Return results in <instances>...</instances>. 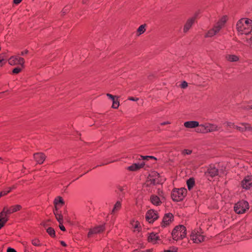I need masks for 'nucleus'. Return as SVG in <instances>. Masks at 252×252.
I'll return each mask as SVG.
<instances>
[{
	"mask_svg": "<svg viewBox=\"0 0 252 252\" xmlns=\"http://www.w3.org/2000/svg\"><path fill=\"white\" fill-rule=\"evenodd\" d=\"M192 153V151L188 149H185L182 151V154L184 156L190 155Z\"/></svg>",
	"mask_w": 252,
	"mask_h": 252,
	"instance_id": "obj_34",
	"label": "nucleus"
},
{
	"mask_svg": "<svg viewBox=\"0 0 252 252\" xmlns=\"http://www.w3.org/2000/svg\"><path fill=\"white\" fill-rule=\"evenodd\" d=\"M226 58L230 62H236L239 60V58L234 55H228L226 56Z\"/></svg>",
	"mask_w": 252,
	"mask_h": 252,
	"instance_id": "obj_27",
	"label": "nucleus"
},
{
	"mask_svg": "<svg viewBox=\"0 0 252 252\" xmlns=\"http://www.w3.org/2000/svg\"><path fill=\"white\" fill-rule=\"evenodd\" d=\"M107 96L110 99H111L112 100L114 99L115 98V96L110 94H107Z\"/></svg>",
	"mask_w": 252,
	"mask_h": 252,
	"instance_id": "obj_42",
	"label": "nucleus"
},
{
	"mask_svg": "<svg viewBox=\"0 0 252 252\" xmlns=\"http://www.w3.org/2000/svg\"><path fill=\"white\" fill-rule=\"evenodd\" d=\"M177 251V248L175 247H173L170 248V250H165L163 252H176Z\"/></svg>",
	"mask_w": 252,
	"mask_h": 252,
	"instance_id": "obj_37",
	"label": "nucleus"
},
{
	"mask_svg": "<svg viewBox=\"0 0 252 252\" xmlns=\"http://www.w3.org/2000/svg\"><path fill=\"white\" fill-rule=\"evenodd\" d=\"M184 126L187 128H194L199 126V123L197 121H188L184 123Z\"/></svg>",
	"mask_w": 252,
	"mask_h": 252,
	"instance_id": "obj_19",
	"label": "nucleus"
},
{
	"mask_svg": "<svg viewBox=\"0 0 252 252\" xmlns=\"http://www.w3.org/2000/svg\"><path fill=\"white\" fill-rule=\"evenodd\" d=\"M121 207V202L118 201L114 205V207L112 211V213H114L115 212L118 211Z\"/></svg>",
	"mask_w": 252,
	"mask_h": 252,
	"instance_id": "obj_28",
	"label": "nucleus"
},
{
	"mask_svg": "<svg viewBox=\"0 0 252 252\" xmlns=\"http://www.w3.org/2000/svg\"><path fill=\"white\" fill-rule=\"evenodd\" d=\"M249 208L248 202L241 200L237 202L234 207V210L237 214L245 213Z\"/></svg>",
	"mask_w": 252,
	"mask_h": 252,
	"instance_id": "obj_5",
	"label": "nucleus"
},
{
	"mask_svg": "<svg viewBox=\"0 0 252 252\" xmlns=\"http://www.w3.org/2000/svg\"><path fill=\"white\" fill-rule=\"evenodd\" d=\"M248 42L250 44H252V37L248 40Z\"/></svg>",
	"mask_w": 252,
	"mask_h": 252,
	"instance_id": "obj_50",
	"label": "nucleus"
},
{
	"mask_svg": "<svg viewBox=\"0 0 252 252\" xmlns=\"http://www.w3.org/2000/svg\"><path fill=\"white\" fill-rule=\"evenodd\" d=\"M21 208L22 206L20 205L12 206H11L9 208H7V213H8V214H9V215L10 214L19 211Z\"/></svg>",
	"mask_w": 252,
	"mask_h": 252,
	"instance_id": "obj_20",
	"label": "nucleus"
},
{
	"mask_svg": "<svg viewBox=\"0 0 252 252\" xmlns=\"http://www.w3.org/2000/svg\"><path fill=\"white\" fill-rule=\"evenodd\" d=\"M7 252H17L14 249L8 248L7 250Z\"/></svg>",
	"mask_w": 252,
	"mask_h": 252,
	"instance_id": "obj_41",
	"label": "nucleus"
},
{
	"mask_svg": "<svg viewBox=\"0 0 252 252\" xmlns=\"http://www.w3.org/2000/svg\"><path fill=\"white\" fill-rule=\"evenodd\" d=\"M22 1V0H13V2L15 4H18Z\"/></svg>",
	"mask_w": 252,
	"mask_h": 252,
	"instance_id": "obj_46",
	"label": "nucleus"
},
{
	"mask_svg": "<svg viewBox=\"0 0 252 252\" xmlns=\"http://www.w3.org/2000/svg\"><path fill=\"white\" fill-rule=\"evenodd\" d=\"M140 252H152L151 250H147L146 251H140Z\"/></svg>",
	"mask_w": 252,
	"mask_h": 252,
	"instance_id": "obj_51",
	"label": "nucleus"
},
{
	"mask_svg": "<svg viewBox=\"0 0 252 252\" xmlns=\"http://www.w3.org/2000/svg\"><path fill=\"white\" fill-rule=\"evenodd\" d=\"M207 173L212 177L219 175V169L214 166H210L208 169Z\"/></svg>",
	"mask_w": 252,
	"mask_h": 252,
	"instance_id": "obj_17",
	"label": "nucleus"
},
{
	"mask_svg": "<svg viewBox=\"0 0 252 252\" xmlns=\"http://www.w3.org/2000/svg\"><path fill=\"white\" fill-rule=\"evenodd\" d=\"M34 160L38 164H42L46 158L45 155L42 153H37L33 155Z\"/></svg>",
	"mask_w": 252,
	"mask_h": 252,
	"instance_id": "obj_12",
	"label": "nucleus"
},
{
	"mask_svg": "<svg viewBox=\"0 0 252 252\" xmlns=\"http://www.w3.org/2000/svg\"><path fill=\"white\" fill-rule=\"evenodd\" d=\"M28 52H29L28 50H25V51H23V52H21V55L24 56V55H25V54H28Z\"/></svg>",
	"mask_w": 252,
	"mask_h": 252,
	"instance_id": "obj_45",
	"label": "nucleus"
},
{
	"mask_svg": "<svg viewBox=\"0 0 252 252\" xmlns=\"http://www.w3.org/2000/svg\"><path fill=\"white\" fill-rule=\"evenodd\" d=\"M199 127L196 129V131L199 133H207V127H206V123L203 124L201 125H199Z\"/></svg>",
	"mask_w": 252,
	"mask_h": 252,
	"instance_id": "obj_23",
	"label": "nucleus"
},
{
	"mask_svg": "<svg viewBox=\"0 0 252 252\" xmlns=\"http://www.w3.org/2000/svg\"><path fill=\"white\" fill-rule=\"evenodd\" d=\"M252 185V177L248 176L242 182V186L246 189H249Z\"/></svg>",
	"mask_w": 252,
	"mask_h": 252,
	"instance_id": "obj_13",
	"label": "nucleus"
},
{
	"mask_svg": "<svg viewBox=\"0 0 252 252\" xmlns=\"http://www.w3.org/2000/svg\"><path fill=\"white\" fill-rule=\"evenodd\" d=\"M120 190H121V191H122L123 190V189H123V188L121 187V188H120Z\"/></svg>",
	"mask_w": 252,
	"mask_h": 252,
	"instance_id": "obj_56",
	"label": "nucleus"
},
{
	"mask_svg": "<svg viewBox=\"0 0 252 252\" xmlns=\"http://www.w3.org/2000/svg\"><path fill=\"white\" fill-rule=\"evenodd\" d=\"M61 244L63 247H66V245L64 241H61Z\"/></svg>",
	"mask_w": 252,
	"mask_h": 252,
	"instance_id": "obj_49",
	"label": "nucleus"
},
{
	"mask_svg": "<svg viewBox=\"0 0 252 252\" xmlns=\"http://www.w3.org/2000/svg\"><path fill=\"white\" fill-rule=\"evenodd\" d=\"M67 9H63V13H65V12L67 11Z\"/></svg>",
	"mask_w": 252,
	"mask_h": 252,
	"instance_id": "obj_54",
	"label": "nucleus"
},
{
	"mask_svg": "<svg viewBox=\"0 0 252 252\" xmlns=\"http://www.w3.org/2000/svg\"><path fill=\"white\" fill-rule=\"evenodd\" d=\"M104 229V225L97 226L93 229H90L88 234V237H91L93 234L101 233V232H103Z\"/></svg>",
	"mask_w": 252,
	"mask_h": 252,
	"instance_id": "obj_10",
	"label": "nucleus"
},
{
	"mask_svg": "<svg viewBox=\"0 0 252 252\" xmlns=\"http://www.w3.org/2000/svg\"><path fill=\"white\" fill-rule=\"evenodd\" d=\"M173 239L175 240L183 239L186 235V229L184 225L176 226L172 232Z\"/></svg>",
	"mask_w": 252,
	"mask_h": 252,
	"instance_id": "obj_2",
	"label": "nucleus"
},
{
	"mask_svg": "<svg viewBox=\"0 0 252 252\" xmlns=\"http://www.w3.org/2000/svg\"><path fill=\"white\" fill-rule=\"evenodd\" d=\"M7 207H4L2 211L0 214V229L4 226V224L8 220L7 216L9 215L7 213Z\"/></svg>",
	"mask_w": 252,
	"mask_h": 252,
	"instance_id": "obj_8",
	"label": "nucleus"
},
{
	"mask_svg": "<svg viewBox=\"0 0 252 252\" xmlns=\"http://www.w3.org/2000/svg\"><path fill=\"white\" fill-rule=\"evenodd\" d=\"M59 227H60V228L62 231H65V228L64 226L62 224H60Z\"/></svg>",
	"mask_w": 252,
	"mask_h": 252,
	"instance_id": "obj_43",
	"label": "nucleus"
},
{
	"mask_svg": "<svg viewBox=\"0 0 252 252\" xmlns=\"http://www.w3.org/2000/svg\"><path fill=\"white\" fill-rule=\"evenodd\" d=\"M236 28L240 33L249 34L252 30V20L242 18L238 21Z\"/></svg>",
	"mask_w": 252,
	"mask_h": 252,
	"instance_id": "obj_1",
	"label": "nucleus"
},
{
	"mask_svg": "<svg viewBox=\"0 0 252 252\" xmlns=\"http://www.w3.org/2000/svg\"><path fill=\"white\" fill-rule=\"evenodd\" d=\"M2 160V159L1 158H0V163L1 162V161Z\"/></svg>",
	"mask_w": 252,
	"mask_h": 252,
	"instance_id": "obj_58",
	"label": "nucleus"
},
{
	"mask_svg": "<svg viewBox=\"0 0 252 252\" xmlns=\"http://www.w3.org/2000/svg\"><path fill=\"white\" fill-rule=\"evenodd\" d=\"M15 187L13 186V187L12 188H9V190H7V191H3V195H5L6 194H7L8 193L10 192L11 190L13 189H14Z\"/></svg>",
	"mask_w": 252,
	"mask_h": 252,
	"instance_id": "obj_40",
	"label": "nucleus"
},
{
	"mask_svg": "<svg viewBox=\"0 0 252 252\" xmlns=\"http://www.w3.org/2000/svg\"><path fill=\"white\" fill-rule=\"evenodd\" d=\"M187 193V189L185 188L180 189H175L171 194L172 198L174 201H180L182 200Z\"/></svg>",
	"mask_w": 252,
	"mask_h": 252,
	"instance_id": "obj_4",
	"label": "nucleus"
},
{
	"mask_svg": "<svg viewBox=\"0 0 252 252\" xmlns=\"http://www.w3.org/2000/svg\"><path fill=\"white\" fill-rule=\"evenodd\" d=\"M241 125L242 126H236V129L241 132H244V131H252V127L249 124L242 123Z\"/></svg>",
	"mask_w": 252,
	"mask_h": 252,
	"instance_id": "obj_16",
	"label": "nucleus"
},
{
	"mask_svg": "<svg viewBox=\"0 0 252 252\" xmlns=\"http://www.w3.org/2000/svg\"><path fill=\"white\" fill-rule=\"evenodd\" d=\"M67 9H63V13H65V12L67 11Z\"/></svg>",
	"mask_w": 252,
	"mask_h": 252,
	"instance_id": "obj_55",
	"label": "nucleus"
},
{
	"mask_svg": "<svg viewBox=\"0 0 252 252\" xmlns=\"http://www.w3.org/2000/svg\"><path fill=\"white\" fill-rule=\"evenodd\" d=\"M129 100H132V101H137L138 100V98H134L132 97H129L128 98Z\"/></svg>",
	"mask_w": 252,
	"mask_h": 252,
	"instance_id": "obj_44",
	"label": "nucleus"
},
{
	"mask_svg": "<svg viewBox=\"0 0 252 252\" xmlns=\"http://www.w3.org/2000/svg\"><path fill=\"white\" fill-rule=\"evenodd\" d=\"M47 232L52 237H55V231L52 227H49L47 229Z\"/></svg>",
	"mask_w": 252,
	"mask_h": 252,
	"instance_id": "obj_29",
	"label": "nucleus"
},
{
	"mask_svg": "<svg viewBox=\"0 0 252 252\" xmlns=\"http://www.w3.org/2000/svg\"><path fill=\"white\" fill-rule=\"evenodd\" d=\"M21 71V69L19 67H16L13 69L12 72L15 74L19 73Z\"/></svg>",
	"mask_w": 252,
	"mask_h": 252,
	"instance_id": "obj_38",
	"label": "nucleus"
},
{
	"mask_svg": "<svg viewBox=\"0 0 252 252\" xmlns=\"http://www.w3.org/2000/svg\"><path fill=\"white\" fill-rule=\"evenodd\" d=\"M54 214L55 215L56 218L59 222L60 224H62L63 222V216L61 214L58 213V210H55L54 211Z\"/></svg>",
	"mask_w": 252,
	"mask_h": 252,
	"instance_id": "obj_24",
	"label": "nucleus"
},
{
	"mask_svg": "<svg viewBox=\"0 0 252 252\" xmlns=\"http://www.w3.org/2000/svg\"><path fill=\"white\" fill-rule=\"evenodd\" d=\"M150 200L151 202L155 205L158 206L161 203L159 198L157 195H152Z\"/></svg>",
	"mask_w": 252,
	"mask_h": 252,
	"instance_id": "obj_21",
	"label": "nucleus"
},
{
	"mask_svg": "<svg viewBox=\"0 0 252 252\" xmlns=\"http://www.w3.org/2000/svg\"><path fill=\"white\" fill-rule=\"evenodd\" d=\"M132 252H140V251H138L137 250H135Z\"/></svg>",
	"mask_w": 252,
	"mask_h": 252,
	"instance_id": "obj_53",
	"label": "nucleus"
},
{
	"mask_svg": "<svg viewBox=\"0 0 252 252\" xmlns=\"http://www.w3.org/2000/svg\"><path fill=\"white\" fill-rule=\"evenodd\" d=\"M145 25H141L137 29V32L139 33V35L141 34L142 33H144L145 31Z\"/></svg>",
	"mask_w": 252,
	"mask_h": 252,
	"instance_id": "obj_30",
	"label": "nucleus"
},
{
	"mask_svg": "<svg viewBox=\"0 0 252 252\" xmlns=\"http://www.w3.org/2000/svg\"><path fill=\"white\" fill-rule=\"evenodd\" d=\"M195 181L193 178H190L187 181V184L189 190H190L194 185Z\"/></svg>",
	"mask_w": 252,
	"mask_h": 252,
	"instance_id": "obj_26",
	"label": "nucleus"
},
{
	"mask_svg": "<svg viewBox=\"0 0 252 252\" xmlns=\"http://www.w3.org/2000/svg\"><path fill=\"white\" fill-rule=\"evenodd\" d=\"M188 83L186 81H183L181 85V87L183 89H185L188 87Z\"/></svg>",
	"mask_w": 252,
	"mask_h": 252,
	"instance_id": "obj_39",
	"label": "nucleus"
},
{
	"mask_svg": "<svg viewBox=\"0 0 252 252\" xmlns=\"http://www.w3.org/2000/svg\"><path fill=\"white\" fill-rule=\"evenodd\" d=\"M173 217V216L172 214L169 213L165 214L161 222L162 227H165L166 225L169 224L171 221Z\"/></svg>",
	"mask_w": 252,
	"mask_h": 252,
	"instance_id": "obj_14",
	"label": "nucleus"
},
{
	"mask_svg": "<svg viewBox=\"0 0 252 252\" xmlns=\"http://www.w3.org/2000/svg\"><path fill=\"white\" fill-rule=\"evenodd\" d=\"M3 191H1L0 192V197H1L2 196H3Z\"/></svg>",
	"mask_w": 252,
	"mask_h": 252,
	"instance_id": "obj_52",
	"label": "nucleus"
},
{
	"mask_svg": "<svg viewBox=\"0 0 252 252\" xmlns=\"http://www.w3.org/2000/svg\"><path fill=\"white\" fill-rule=\"evenodd\" d=\"M197 14H196L194 17L189 19L184 27V32H187L191 27L192 25L195 22V20L197 17Z\"/></svg>",
	"mask_w": 252,
	"mask_h": 252,
	"instance_id": "obj_11",
	"label": "nucleus"
},
{
	"mask_svg": "<svg viewBox=\"0 0 252 252\" xmlns=\"http://www.w3.org/2000/svg\"><path fill=\"white\" fill-rule=\"evenodd\" d=\"M5 54L0 55V66H2L5 63Z\"/></svg>",
	"mask_w": 252,
	"mask_h": 252,
	"instance_id": "obj_31",
	"label": "nucleus"
},
{
	"mask_svg": "<svg viewBox=\"0 0 252 252\" xmlns=\"http://www.w3.org/2000/svg\"><path fill=\"white\" fill-rule=\"evenodd\" d=\"M223 125H226L228 127H233L236 128V126L234 123L231 122H226L223 123Z\"/></svg>",
	"mask_w": 252,
	"mask_h": 252,
	"instance_id": "obj_33",
	"label": "nucleus"
},
{
	"mask_svg": "<svg viewBox=\"0 0 252 252\" xmlns=\"http://www.w3.org/2000/svg\"><path fill=\"white\" fill-rule=\"evenodd\" d=\"M249 109H252V105H251V106H250L249 107Z\"/></svg>",
	"mask_w": 252,
	"mask_h": 252,
	"instance_id": "obj_57",
	"label": "nucleus"
},
{
	"mask_svg": "<svg viewBox=\"0 0 252 252\" xmlns=\"http://www.w3.org/2000/svg\"><path fill=\"white\" fill-rule=\"evenodd\" d=\"M206 127L207 133L219 131L220 130L222 131V129L220 127H218L217 125L210 123H206Z\"/></svg>",
	"mask_w": 252,
	"mask_h": 252,
	"instance_id": "obj_15",
	"label": "nucleus"
},
{
	"mask_svg": "<svg viewBox=\"0 0 252 252\" xmlns=\"http://www.w3.org/2000/svg\"><path fill=\"white\" fill-rule=\"evenodd\" d=\"M113 104L112 107L113 108H117L119 106V102L117 99H115V98L112 99Z\"/></svg>",
	"mask_w": 252,
	"mask_h": 252,
	"instance_id": "obj_32",
	"label": "nucleus"
},
{
	"mask_svg": "<svg viewBox=\"0 0 252 252\" xmlns=\"http://www.w3.org/2000/svg\"><path fill=\"white\" fill-rule=\"evenodd\" d=\"M32 243L33 245L35 246H40V241L37 239H34L32 240Z\"/></svg>",
	"mask_w": 252,
	"mask_h": 252,
	"instance_id": "obj_35",
	"label": "nucleus"
},
{
	"mask_svg": "<svg viewBox=\"0 0 252 252\" xmlns=\"http://www.w3.org/2000/svg\"><path fill=\"white\" fill-rule=\"evenodd\" d=\"M24 59L18 56H12L8 59V63L11 65H21L24 66Z\"/></svg>",
	"mask_w": 252,
	"mask_h": 252,
	"instance_id": "obj_6",
	"label": "nucleus"
},
{
	"mask_svg": "<svg viewBox=\"0 0 252 252\" xmlns=\"http://www.w3.org/2000/svg\"><path fill=\"white\" fill-rule=\"evenodd\" d=\"M159 240L158 236L153 233H151L148 237V241L150 242L155 244Z\"/></svg>",
	"mask_w": 252,
	"mask_h": 252,
	"instance_id": "obj_22",
	"label": "nucleus"
},
{
	"mask_svg": "<svg viewBox=\"0 0 252 252\" xmlns=\"http://www.w3.org/2000/svg\"><path fill=\"white\" fill-rule=\"evenodd\" d=\"M220 172V173H223L224 174V170H223V168L222 167L221 168H220L219 169V172Z\"/></svg>",
	"mask_w": 252,
	"mask_h": 252,
	"instance_id": "obj_47",
	"label": "nucleus"
},
{
	"mask_svg": "<svg viewBox=\"0 0 252 252\" xmlns=\"http://www.w3.org/2000/svg\"><path fill=\"white\" fill-rule=\"evenodd\" d=\"M60 204L61 205H63L64 204V202L63 198L61 197L58 196L57 198H56L54 200V204L56 210H58L57 205Z\"/></svg>",
	"mask_w": 252,
	"mask_h": 252,
	"instance_id": "obj_25",
	"label": "nucleus"
},
{
	"mask_svg": "<svg viewBox=\"0 0 252 252\" xmlns=\"http://www.w3.org/2000/svg\"><path fill=\"white\" fill-rule=\"evenodd\" d=\"M170 124V123L169 122L167 121L166 122H163V123H161V125L163 126V125H165L166 124Z\"/></svg>",
	"mask_w": 252,
	"mask_h": 252,
	"instance_id": "obj_48",
	"label": "nucleus"
},
{
	"mask_svg": "<svg viewBox=\"0 0 252 252\" xmlns=\"http://www.w3.org/2000/svg\"><path fill=\"white\" fill-rule=\"evenodd\" d=\"M190 239L195 243H199L204 241L205 237L201 235L198 231H195L192 232L190 235Z\"/></svg>",
	"mask_w": 252,
	"mask_h": 252,
	"instance_id": "obj_7",
	"label": "nucleus"
},
{
	"mask_svg": "<svg viewBox=\"0 0 252 252\" xmlns=\"http://www.w3.org/2000/svg\"><path fill=\"white\" fill-rule=\"evenodd\" d=\"M227 20V17L224 16L218 22L217 25L211 30H210L206 35V37H212L216 35L220 30L224 26Z\"/></svg>",
	"mask_w": 252,
	"mask_h": 252,
	"instance_id": "obj_3",
	"label": "nucleus"
},
{
	"mask_svg": "<svg viewBox=\"0 0 252 252\" xmlns=\"http://www.w3.org/2000/svg\"><path fill=\"white\" fill-rule=\"evenodd\" d=\"M145 165L144 162L141 163H134L133 165L128 166L127 169L130 171H136L144 166Z\"/></svg>",
	"mask_w": 252,
	"mask_h": 252,
	"instance_id": "obj_18",
	"label": "nucleus"
},
{
	"mask_svg": "<svg viewBox=\"0 0 252 252\" xmlns=\"http://www.w3.org/2000/svg\"><path fill=\"white\" fill-rule=\"evenodd\" d=\"M146 218L150 223H153L158 218V216L154 210H150L146 213Z\"/></svg>",
	"mask_w": 252,
	"mask_h": 252,
	"instance_id": "obj_9",
	"label": "nucleus"
},
{
	"mask_svg": "<svg viewBox=\"0 0 252 252\" xmlns=\"http://www.w3.org/2000/svg\"><path fill=\"white\" fill-rule=\"evenodd\" d=\"M141 158L143 159V160H149V159H154L155 160L157 159V158L154 157H153V156H141Z\"/></svg>",
	"mask_w": 252,
	"mask_h": 252,
	"instance_id": "obj_36",
	"label": "nucleus"
}]
</instances>
